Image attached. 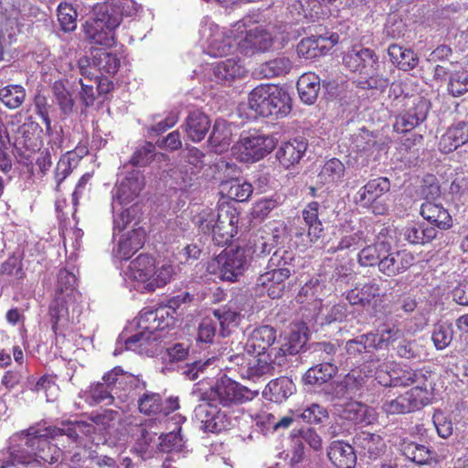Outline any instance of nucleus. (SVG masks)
Segmentation results:
<instances>
[{"label": "nucleus", "mask_w": 468, "mask_h": 468, "mask_svg": "<svg viewBox=\"0 0 468 468\" xmlns=\"http://www.w3.org/2000/svg\"><path fill=\"white\" fill-rule=\"evenodd\" d=\"M95 428L90 423L83 421L67 424L64 428L31 427L26 432L15 434L10 439L9 456L17 463H30L35 461L39 463H56L61 451L55 445H51L48 438H55L59 435H67L69 439L76 441L80 433L89 435Z\"/></svg>", "instance_id": "nucleus-1"}, {"label": "nucleus", "mask_w": 468, "mask_h": 468, "mask_svg": "<svg viewBox=\"0 0 468 468\" xmlns=\"http://www.w3.org/2000/svg\"><path fill=\"white\" fill-rule=\"evenodd\" d=\"M142 5L133 0H107L95 6L96 15L85 23L86 37L101 46L114 43V29L121 24L122 16H135Z\"/></svg>", "instance_id": "nucleus-2"}, {"label": "nucleus", "mask_w": 468, "mask_h": 468, "mask_svg": "<svg viewBox=\"0 0 468 468\" xmlns=\"http://www.w3.org/2000/svg\"><path fill=\"white\" fill-rule=\"evenodd\" d=\"M176 266L168 261L157 263L154 257L140 254L130 262L126 276L136 291L154 292L174 279L176 275Z\"/></svg>", "instance_id": "nucleus-3"}, {"label": "nucleus", "mask_w": 468, "mask_h": 468, "mask_svg": "<svg viewBox=\"0 0 468 468\" xmlns=\"http://www.w3.org/2000/svg\"><path fill=\"white\" fill-rule=\"evenodd\" d=\"M344 63L347 69L358 73L356 85L363 90H384L388 86V79L380 73L382 62L370 48H353L344 57Z\"/></svg>", "instance_id": "nucleus-4"}, {"label": "nucleus", "mask_w": 468, "mask_h": 468, "mask_svg": "<svg viewBox=\"0 0 468 468\" xmlns=\"http://www.w3.org/2000/svg\"><path fill=\"white\" fill-rule=\"evenodd\" d=\"M80 293L77 290V278L73 272L66 269L58 273L55 299L49 306V316L52 322H69L79 319L80 310L77 302Z\"/></svg>", "instance_id": "nucleus-5"}, {"label": "nucleus", "mask_w": 468, "mask_h": 468, "mask_svg": "<svg viewBox=\"0 0 468 468\" xmlns=\"http://www.w3.org/2000/svg\"><path fill=\"white\" fill-rule=\"evenodd\" d=\"M239 215L231 207H220L218 210L203 209L196 217V224L204 234L210 235L218 246L231 241L237 234Z\"/></svg>", "instance_id": "nucleus-6"}, {"label": "nucleus", "mask_w": 468, "mask_h": 468, "mask_svg": "<svg viewBox=\"0 0 468 468\" xmlns=\"http://www.w3.org/2000/svg\"><path fill=\"white\" fill-rule=\"evenodd\" d=\"M250 17H244L233 25V29L220 28L208 17H204L200 24L199 33L207 43V53L211 57L228 55L233 48V43L239 34L250 27Z\"/></svg>", "instance_id": "nucleus-7"}, {"label": "nucleus", "mask_w": 468, "mask_h": 468, "mask_svg": "<svg viewBox=\"0 0 468 468\" xmlns=\"http://www.w3.org/2000/svg\"><path fill=\"white\" fill-rule=\"evenodd\" d=\"M273 135L251 133L242 135L233 147L237 158L244 163H254L269 154L276 146Z\"/></svg>", "instance_id": "nucleus-8"}, {"label": "nucleus", "mask_w": 468, "mask_h": 468, "mask_svg": "<svg viewBox=\"0 0 468 468\" xmlns=\"http://www.w3.org/2000/svg\"><path fill=\"white\" fill-rule=\"evenodd\" d=\"M246 390L229 378H221L208 391H203L199 384L196 385L191 395L195 399H207L222 406H229L242 401Z\"/></svg>", "instance_id": "nucleus-9"}, {"label": "nucleus", "mask_w": 468, "mask_h": 468, "mask_svg": "<svg viewBox=\"0 0 468 468\" xmlns=\"http://www.w3.org/2000/svg\"><path fill=\"white\" fill-rule=\"evenodd\" d=\"M144 186V177L137 170L124 166L122 171L118 174V179L113 194V203L120 205H128L133 202L140 195Z\"/></svg>", "instance_id": "nucleus-10"}, {"label": "nucleus", "mask_w": 468, "mask_h": 468, "mask_svg": "<svg viewBox=\"0 0 468 468\" xmlns=\"http://www.w3.org/2000/svg\"><path fill=\"white\" fill-rule=\"evenodd\" d=\"M430 401L427 388L417 386L396 399H387L382 404V410L388 415L406 414L420 409Z\"/></svg>", "instance_id": "nucleus-11"}, {"label": "nucleus", "mask_w": 468, "mask_h": 468, "mask_svg": "<svg viewBox=\"0 0 468 468\" xmlns=\"http://www.w3.org/2000/svg\"><path fill=\"white\" fill-rule=\"evenodd\" d=\"M218 278L222 281L236 282L248 267L249 260L246 250L241 247L226 250L218 257Z\"/></svg>", "instance_id": "nucleus-12"}, {"label": "nucleus", "mask_w": 468, "mask_h": 468, "mask_svg": "<svg viewBox=\"0 0 468 468\" xmlns=\"http://www.w3.org/2000/svg\"><path fill=\"white\" fill-rule=\"evenodd\" d=\"M201 403L195 409V416L202 424V429L209 432H219L229 425L226 414L207 399H196Z\"/></svg>", "instance_id": "nucleus-13"}, {"label": "nucleus", "mask_w": 468, "mask_h": 468, "mask_svg": "<svg viewBox=\"0 0 468 468\" xmlns=\"http://www.w3.org/2000/svg\"><path fill=\"white\" fill-rule=\"evenodd\" d=\"M244 32L246 33L244 37L237 43L239 52L244 56L251 57L271 49L274 37L267 29L258 27L249 31L246 29Z\"/></svg>", "instance_id": "nucleus-14"}, {"label": "nucleus", "mask_w": 468, "mask_h": 468, "mask_svg": "<svg viewBox=\"0 0 468 468\" xmlns=\"http://www.w3.org/2000/svg\"><path fill=\"white\" fill-rule=\"evenodd\" d=\"M338 40L335 33L304 37L297 45V54L304 58H314L325 55Z\"/></svg>", "instance_id": "nucleus-15"}, {"label": "nucleus", "mask_w": 468, "mask_h": 468, "mask_svg": "<svg viewBox=\"0 0 468 468\" xmlns=\"http://www.w3.org/2000/svg\"><path fill=\"white\" fill-rule=\"evenodd\" d=\"M428 112L429 101L422 98L415 99L411 107L397 116L394 130L401 133L413 130L426 120Z\"/></svg>", "instance_id": "nucleus-16"}, {"label": "nucleus", "mask_w": 468, "mask_h": 468, "mask_svg": "<svg viewBox=\"0 0 468 468\" xmlns=\"http://www.w3.org/2000/svg\"><path fill=\"white\" fill-rule=\"evenodd\" d=\"M390 246L388 244V252L384 253L379 262V271L387 276H396L407 271L413 265L415 258L412 253L406 250L389 251Z\"/></svg>", "instance_id": "nucleus-17"}, {"label": "nucleus", "mask_w": 468, "mask_h": 468, "mask_svg": "<svg viewBox=\"0 0 468 468\" xmlns=\"http://www.w3.org/2000/svg\"><path fill=\"white\" fill-rule=\"evenodd\" d=\"M288 278V271L277 272L268 270L257 278L255 290L258 294L267 293L271 299L280 298L285 287L284 282Z\"/></svg>", "instance_id": "nucleus-18"}, {"label": "nucleus", "mask_w": 468, "mask_h": 468, "mask_svg": "<svg viewBox=\"0 0 468 468\" xmlns=\"http://www.w3.org/2000/svg\"><path fill=\"white\" fill-rule=\"evenodd\" d=\"M376 379L382 386H410L415 385L427 388L426 376L421 371H415L412 369H401L394 372V377L383 372L382 370L377 371Z\"/></svg>", "instance_id": "nucleus-19"}, {"label": "nucleus", "mask_w": 468, "mask_h": 468, "mask_svg": "<svg viewBox=\"0 0 468 468\" xmlns=\"http://www.w3.org/2000/svg\"><path fill=\"white\" fill-rule=\"evenodd\" d=\"M248 361V370L252 377H261L272 374L275 366H281L283 359L278 354L277 348H271L269 352L250 353Z\"/></svg>", "instance_id": "nucleus-20"}, {"label": "nucleus", "mask_w": 468, "mask_h": 468, "mask_svg": "<svg viewBox=\"0 0 468 468\" xmlns=\"http://www.w3.org/2000/svg\"><path fill=\"white\" fill-rule=\"evenodd\" d=\"M291 111V98L289 94L271 86L261 116H275L276 118L286 116Z\"/></svg>", "instance_id": "nucleus-21"}, {"label": "nucleus", "mask_w": 468, "mask_h": 468, "mask_svg": "<svg viewBox=\"0 0 468 468\" xmlns=\"http://www.w3.org/2000/svg\"><path fill=\"white\" fill-rule=\"evenodd\" d=\"M132 325L131 330H134L135 333L130 336L125 337V343L129 347H132L133 344L138 343L140 346L150 345L151 343L163 338L166 334L168 325L160 327L158 325H142V324H130Z\"/></svg>", "instance_id": "nucleus-22"}, {"label": "nucleus", "mask_w": 468, "mask_h": 468, "mask_svg": "<svg viewBox=\"0 0 468 468\" xmlns=\"http://www.w3.org/2000/svg\"><path fill=\"white\" fill-rule=\"evenodd\" d=\"M390 182L388 178L381 176L369 180L364 186L360 187L356 195V202L361 207H367L375 200L388 192Z\"/></svg>", "instance_id": "nucleus-23"}, {"label": "nucleus", "mask_w": 468, "mask_h": 468, "mask_svg": "<svg viewBox=\"0 0 468 468\" xmlns=\"http://www.w3.org/2000/svg\"><path fill=\"white\" fill-rule=\"evenodd\" d=\"M138 221L133 225L132 230L122 235L117 245L116 254L120 259H128L131 255L143 247L145 240V231L141 227H136Z\"/></svg>", "instance_id": "nucleus-24"}, {"label": "nucleus", "mask_w": 468, "mask_h": 468, "mask_svg": "<svg viewBox=\"0 0 468 468\" xmlns=\"http://www.w3.org/2000/svg\"><path fill=\"white\" fill-rule=\"evenodd\" d=\"M308 340V330L304 324H294L290 332L282 338V346L277 349L279 356L283 359L287 354L298 353Z\"/></svg>", "instance_id": "nucleus-25"}, {"label": "nucleus", "mask_w": 468, "mask_h": 468, "mask_svg": "<svg viewBox=\"0 0 468 468\" xmlns=\"http://www.w3.org/2000/svg\"><path fill=\"white\" fill-rule=\"evenodd\" d=\"M468 142V124L458 122L452 125L441 135L439 142L441 152L449 154Z\"/></svg>", "instance_id": "nucleus-26"}, {"label": "nucleus", "mask_w": 468, "mask_h": 468, "mask_svg": "<svg viewBox=\"0 0 468 468\" xmlns=\"http://www.w3.org/2000/svg\"><path fill=\"white\" fill-rule=\"evenodd\" d=\"M213 71L217 81L225 85L230 84L235 80L243 79L248 72L237 58H229L217 63Z\"/></svg>", "instance_id": "nucleus-27"}, {"label": "nucleus", "mask_w": 468, "mask_h": 468, "mask_svg": "<svg viewBox=\"0 0 468 468\" xmlns=\"http://www.w3.org/2000/svg\"><path fill=\"white\" fill-rule=\"evenodd\" d=\"M379 294V285L372 280L363 284H356L355 288L346 292V298L351 305L366 307L369 306Z\"/></svg>", "instance_id": "nucleus-28"}, {"label": "nucleus", "mask_w": 468, "mask_h": 468, "mask_svg": "<svg viewBox=\"0 0 468 468\" xmlns=\"http://www.w3.org/2000/svg\"><path fill=\"white\" fill-rule=\"evenodd\" d=\"M185 132L193 142H200L207 135L210 128L209 118L199 110L190 112L185 121Z\"/></svg>", "instance_id": "nucleus-29"}, {"label": "nucleus", "mask_w": 468, "mask_h": 468, "mask_svg": "<svg viewBox=\"0 0 468 468\" xmlns=\"http://www.w3.org/2000/svg\"><path fill=\"white\" fill-rule=\"evenodd\" d=\"M276 338V332L269 324L257 326L250 335L247 342L249 353L267 352Z\"/></svg>", "instance_id": "nucleus-30"}, {"label": "nucleus", "mask_w": 468, "mask_h": 468, "mask_svg": "<svg viewBox=\"0 0 468 468\" xmlns=\"http://www.w3.org/2000/svg\"><path fill=\"white\" fill-rule=\"evenodd\" d=\"M327 455L338 468H354L356 463V455L353 447L342 441H333L329 446Z\"/></svg>", "instance_id": "nucleus-31"}, {"label": "nucleus", "mask_w": 468, "mask_h": 468, "mask_svg": "<svg viewBox=\"0 0 468 468\" xmlns=\"http://www.w3.org/2000/svg\"><path fill=\"white\" fill-rule=\"evenodd\" d=\"M420 213L424 219L438 229H448L452 226L451 215L441 204L426 201L421 205Z\"/></svg>", "instance_id": "nucleus-32"}, {"label": "nucleus", "mask_w": 468, "mask_h": 468, "mask_svg": "<svg viewBox=\"0 0 468 468\" xmlns=\"http://www.w3.org/2000/svg\"><path fill=\"white\" fill-rule=\"evenodd\" d=\"M307 144L303 140L294 139L283 143L276 153L280 164L285 168H290L300 161L305 153Z\"/></svg>", "instance_id": "nucleus-33"}, {"label": "nucleus", "mask_w": 468, "mask_h": 468, "mask_svg": "<svg viewBox=\"0 0 468 468\" xmlns=\"http://www.w3.org/2000/svg\"><path fill=\"white\" fill-rule=\"evenodd\" d=\"M342 418L356 423L371 424L377 420V412L358 401H349L343 406Z\"/></svg>", "instance_id": "nucleus-34"}, {"label": "nucleus", "mask_w": 468, "mask_h": 468, "mask_svg": "<svg viewBox=\"0 0 468 468\" xmlns=\"http://www.w3.org/2000/svg\"><path fill=\"white\" fill-rule=\"evenodd\" d=\"M369 366L365 365L363 368H354L338 383L336 394L341 396L355 395L360 388L366 383L368 374L366 368Z\"/></svg>", "instance_id": "nucleus-35"}, {"label": "nucleus", "mask_w": 468, "mask_h": 468, "mask_svg": "<svg viewBox=\"0 0 468 468\" xmlns=\"http://www.w3.org/2000/svg\"><path fill=\"white\" fill-rule=\"evenodd\" d=\"M185 418L181 415H175L172 418L173 430L160 436V450L167 452H179L184 448V441L180 435L181 424L184 422Z\"/></svg>", "instance_id": "nucleus-36"}, {"label": "nucleus", "mask_w": 468, "mask_h": 468, "mask_svg": "<svg viewBox=\"0 0 468 468\" xmlns=\"http://www.w3.org/2000/svg\"><path fill=\"white\" fill-rule=\"evenodd\" d=\"M391 62L403 71H410L419 64L418 55L410 48L392 44L388 48Z\"/></svg>", "instance_id": "nucleus-37"}, {"label": "nucleus", "mask_w": 468, "mask_h": 468, "mask_svg": "<svg viewBox=\"0 0 468 468\" xmlns=\"http://www.w3.org/2000/svg\"><path fill=\"white\" fill-rule=\"evenodd\" d=\"M295 385L288 378H280L268 383L263 390L265 399L280 403L293 394Z\"/></svg>", "instance_id": "nucleus-38"}, {"label": "nucleus", "mask_w": 468, "mask_h": 468, "mask_svg": "<svg viewBox=\"0 0 468 468\" xmlns=\"http://www.w3.org/2000/svg\"><path fill=\"white\" fill-rule=\"evenodd\" d=\"M320 205L316 201L308 203L302 211L303 218L308 227L307 237L310 242H316L323 235L324 228L318 218Z\"/></svg>", "instance_id": "nucleus-39"}, {"label": "nucleus", "mask_w": 468, "mask_h": 468, "mask_svg": "<svg viewBox=\"0 0 468 468\" xmlns=\"http://www.w3.org/2000/svg\"><path fill=\"white\" fill-rule=\"evenodd\" d=\"M345 173V165L337 158H331L322 166L317 176V184L334 186L342 181Z\"/></svg>", "instance_id": "nucleus-40"}, {"label": "nucleus", "mask_w": 468, "mask_h": 468, "mask_svg": "<svg viewBox=\"0 0 468 468\" xmlns=\"http://www.w3.org/2000/svg\"><path fill=\"white\" fill-rule=\"evenodd\" d=\"M354 442L361 453L368 456L369 458H376L378 456L384 448V441L382 438L375 433L367 431H361L355 437Z\"/></svg>", "instance_id": "nucleus-41"}, {"label": "nucleus", "mask_w": 468, "mask_h": 468, "mask_svg": "<svg viewBox=\"0 0 468 468\" xmlns=\"http://www.w3.org/2000/svg\"><path fill=\"white\" fill-rule=\"evenodd\" d=\"M297 90L304 103H314L320 90V78L312 72L303 74L297 81Z\"/></svg>", "instance_id": "nucleus-42"}, {"label": "nucleus", "mask_w": 468, "mask_h": 468, "mask_svg": "<svg viewBox=\"0 0 468 468\" xmlns=\"http://www.w3.org/2000/svg\"><path fill=\"white\" fill-rule=\"evenodd\" d=\"M277 235H268L266 237L256 234L252 237L247 245L246 252L248 258L250 256L251 259L261 258L271 253L274 249L275 244L278 242Z\"/></svg>", "instance_id": "nucleus-43"}, {"label": "nucleus", "mask_w": 468, "mask_h": 468, "mask_svg": "<svg viewBox=\"0 0 468 468\" xmlns=\"http://www.w3.org/2000/svg\"><path fill=\"white\" fill-rule=\"evenodd\" d=\"M292 69V61L288 57L279 56L261 64L259 73L266 79H271L285 76Z\"/></svg>", "instance_id": "nucleus-44"}, {"label": "nucleus", "mask_w": 468, "mask_h": 468, "mask_svg": "<svg viewBox=\"0 0 468 468\" xmlns=\"http://www.w3.org/2000/svg\"><path fill=\"white\" fill-rule=\"evenodd\" d=\"M92 64L101 75H113L120 68V58L114 53L97 49L93 53Z\"/></svg>", "instance_id": "nucleus-45"}, {"label": "nucleus", "mask_w": 468, "mask_h": 468, "mask_svg": "<svg viewBox=\"0 0 468 468\" xmlns=\"http://www.w3.org/2000/svg\"><path fill=\"white\" fill-rule=\"evenodd\" d=\"M231 139V126L225 120H217L209 136L211 146L215 151L222 152L229 146Z\"/></svg>", "instance_id": "nucleus-46"}, {"label": "nucleus", "mask_w": 468, "mask_h": 468, "mask_svg": "<svg viewBox=\"0 0 468 468\" xmlns=\"http://www.w3.org/2000/svg\"><path fill=\"white\" fill-rule=\"evenodd\" d=\"M400 451L405 457L418 464H425L431 460L439 461L431 451L413 441H403L400 445Z\"/></svg>", "instance_id": "nucleus-47"}, {"label": "nucleus", "mask_w": 468, "mask_h": 468, "mask_svg": "<svg viewBox=\"0 0 468 468\" xmlns=\"http://www.w3.org/2000/svg\"><path fill=\"white\" fill-rule=\"evenodd\" d=\"M294 254L292 251L279 249L276 250L270 258L267 269L280 272L282 271H288V277L295 272L294 269Z\"/></svg>", "instance_id": "nucleus-48"}, {"label": "nucleus", "mask_w": 468, "mask_h": 468, "mask_svg": "<svg viewBox=\"0 0 468 468\" xmlns=\"http://www.w3.org/2000/svg\"><path fill=\"white\" fill-rule=\"evenodd\" d=\"M335 373L336 367L330 363H325L309 368L303 379L305 384L321 385L328 381Z\"/></svg>", "instance_id": "nucleus-49"}, {"label": "nucleus", "mask_w": 468, "mask_h": 468, "mask_svg": "<svg viewBox=\"0 0 468 468\" xmlns=\"http://www.w3.org/2000/svg\"><path fill=\"white\" fill-rule=\"evenodd\" d=\"M37 123L34 122H25L16 130V134L11 137V144L16 151L23 149L28 150L33 148L32 135L37 129Z\"/></svg>", "instance_id": "nucleus-50"}, {"label": "nucleus", "mask_w": 468, "mask_h": 468, "mask_svg": "<svg viewBox=\"0 0 468 468\" xmlns=\"http://www.w3.org/2000/svg\"><path fill=\"white\" fill-rule=\"evenodd\" d=\"M220 191L232 200L244 202L251 196L253 189L250 183L236 179L223 184Z\"/></svg>", "instance_id": "nucleus-51"}, {"label": "nucleus", "mask_w": 468, "mask_h": 468, "mask_svg": "<svg viewBox=\"0 0 468 468\" xmlns=\"http://www.w3.org/2000/svg\"><path fill=\"white\" fill-rule=\"evenodd\" d=\"M385 252H388V243L376 242L360 250L358 253V261L362 266L378 265L379 267V262Z\"/></svg>", "instance_id": "nucleus-52"}, {"label": "nucleus", "mask_w": 468, "mask_h": 468, "mask_svg": "<svg viewBox=\"0 0 468 468\" xmlns=\"http://www.w3.org/2000/svg\"><path fill=\"white\" fill-rule=\"evenodd\" d=\"M26 99V90L21 85H7L0 89V101L8 109L19 108Z\"/></svg>", "instance_id": "nucleus-53"}, {"label": "nucleus", "mask_w": 468, "mask_h": 468, "mask_svg": "<svg viewBox=\"0 0 468 468\" xmlns=\"http://www.w3.org/2000/svg\"><path fill=\"white\" fill-rule=\"evenodd\" d=\"M196 174V171L189 168L186 164H180L168 172V176L175 183L176 187L181 190H186L193 185Z\"/></svg>", "instance_id": "nucleus-54"}, {"label": "nucleus", "mask_w": 468, "mask_h": 468, "mask_svg": "<svg viewBox=\"0 0 468 468\" xmlns=\"http://www.w3.org/2000/svg\"><path fill=\"white\" fill-rule=\"evenodd\" d=\"M214 170V179L220 183V190L223 184L238 179L239 175V169L234 163L222 158L215 163Z\"/></svg>", "instance_id": "nucleus-55"}, {"label": "nucleus", "mask_w": 468, "mask_h": 468, "mask_svg": "<svg viewBox=\"0 0 468 468\" xmlns=\"http://www.w3.org/2000/svg\"><path fill=\"white\" fill-rule=\"evenodd\" d=\"M447 90L452 97H460L468 92V70H456L450 74Z\"/></svg>", "instance_id": "nucleus-56"}, {"label": "nucleus", "mask_w": 468, "mask_h": 468, "mask_svg": "<svg viewBox=\"0 0 468 468\" xmlns=\"http://www.w3.org/2000/svg\"><path fill=\"white\" fill-rule=\"evenodd\" d=\"M52 92L55 101L58 105L62 113L67 115L72 112L74 101L70 92L65 88L63 83L56 81L53 84Z\"/></svg>", "instance_id": "nucleus-57"}, {"label": "nucleus", "mask_w": 468, "mask_h": 468, "mask_svg": "<svg viewBox=\"0 0 468 468\" xmlns=\"http://www.w3.org/2000/svg\"><path fill=\"white\" fill-rule=\"evenodd\" d=\"M77 12L68 3H60L58 6V20L63 31L70 32L77 27Z\"/></svg>", "instance_id": "nucleus-58"}, {"label": "nucleus", "mask_w": 468, "mask_h": 468, "mask_svg": "<svg viewBox=\"0 0 468 468\" xmlns=\"http://www.w3.org/2000/svg\"><path fill=\"white\" fill-rule=\"evenodd\" d=\"M140 411L146 415L156 414L163 410V403L159 394L153 392L144 393L138 400Z\"/></svg>", "instance_id": "nucleus-59"}, {"label": "nucleus", "mask_w": 468, "mask_h": 468, "mask_svg": "<svg viewBox=\"0 0 468 468\" xmlns=\"http://www.w3.org/2000/svg\"><path fill=\"white\" fill-rule=\"evenodd\" d=\"M155 154V145L150 142H145L143 145L136 148L130 163L133 166H145L153 161Z\"/></svg>", "instance_id": "nucleus-60"}, {"label": "nucleus", "mask_w": 468, "mask_h": 468, "mask_svg": "<svg viewBox=\"0 0 468 468\" xmlns=\"http://www.w3.org/2000/svg\"><path fill=\"white\" fill-rule=\"evenodd\" d=\"M271 86L260 85L249 94V105L256 113L261 115Z\"/></svg>", "instance_id": "nucleus-61"}, {"label": "nucleus", "mask_w": 468, "mask_h": 468, "mask_svg": "<svg viewBox=\"0 0 468 468\" xmlns=\"http://www.w3.org/2000/svg\"><path fill=\"white\" fill-rule=\"evenodd\" d=\"M296 418H300L308 423H321L327 419V411L318 404H312L303 411H292Z\"/></svg>", "instance_id": "nucleus-62"}, {"label": "nucleus", "mask_w": 468, "mask_h": 468, "mask_svg": "<svg viewBox=\"0 0 468 468\" xmlns=\"http://www.w3.org/2000/svg\"><path fill=\"white\" fill-rule=\"evenodd\" d=\"M36 390L38 393L42 392L48 401H53L57 399L59 388L52 378L43 377L37 382Z\"/></svg>", "instance_id": "nucleus-63"}, {"label": "nucleus", "mask_w": 468, "mask_h": 468, "mask_svg": "<svg viewBox=\"0 0 468 468\" xmlns=\"http://www.w3.org/2000/svg\"><path fill=\"white\" fill-rule=\"evenodd\" d=\"M452 339V331L449 324H439L434 330L432 340L437 349H443L448 346Z\"/></svg>", "instance_id": "nucleus-64"}]
</instances>
